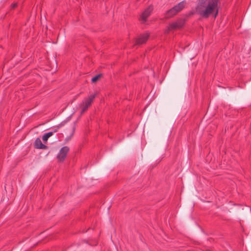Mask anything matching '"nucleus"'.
Returning a JSON list of instances; mask_svg holds the SVG:
<instances>
[{
  "mask_svg": "<svg viewBox=\"0 0 251 251\" xmlns=\"http://www.w3.org/2000/svg\"><path fill=\"white\" fill-rule=\"evenodd\" d=\"M101 76H102V74H98V75H95V76H94L92 78V79H91L92 82V83L96 82Z\"/></svg>",
  "mask_w": 251,
  "mask_h": 251,
  "instance_id": "9b49d317",
  "label": "nucleus"
},
{
  "mask_svg": "<svg viewBox=\"0 0 251 251\" xmlns=\"http://www.w3.org/2000/svg\"><path fill=\"white\" fill-rule=\"evenodd\" d=\"M53 132H49L48 133H45L42 137L43 141L45 143H46L48 141L49 138H50L53 135Z\"/></svg>",
  "mask_w": 251,
  "mask_h": 251,
  "instance_id": "9d476101",
  "label": "nucleus"
},
{
  "mask_svg": "<svg viewBox=\"0 0 251 251\" xmlns=\"http://www.w3.org/2000/svg\"><path fill=\"white\" fill-rule=\"evenodd\" d=\"M75 127H73V132H72V134H71V135H70V136H69V137H67L66 138V140L67 141H69V140L71 139L72 137V136H73V135H74V132H75Z\"/></svg>",
  "mask_w": 251,
  "mask_h": 251,
  "instance_id": "f8f14e48",
  "label": "nucleus"
},
{
  "mask_svg": "<svg viewBox=\"0 0 251 251\" xmlns=\"http://www.w3.org/2000/svg\"><path fill=\"white\" fill-rule=\"evenodd\" d=\"M150 36V33L148 32H146L142 35H141L136 41V44L137 45H141L144 43H145L148 40L149 37Z\"/></svg>",
  "mask_w": 251,
  "mask_h": 251,
  "instance_id": "39448f33",
  "label": "nucleus"
},
{
  "mask_svg": "<svg viewBox=\"0 0 251 251\" xmlns=\"http://www.w3.org/2000/svg\"><path fill=\"white\" fill-rule=\"evenodd\" d=\"M153 10V7L151 5L149 6L142 13L140 20L143 22H145L147 21V18L151 14L152 11Z\"/></svg>",
  "mask_w": 251,
  "mask_h": 251,
  "instance_id": "20e7f679",
  "label": "nucleus"
},
{
  "mask_svg": "<svg viewBox=\"0 0 251 251\" xmlns=\"http://www.w3.org/2000/svg\"><path fill=\"white\" fill-rule=\"evenodd\" d=\"M34 148L38 149H47L48 147L43 144L39 138L36 139L34 143Z\"/></svg>",
  "mask_w": 251,
  "mask_h": 251,
  "instance_id": "423d86ee",
  "label": "nucleus"
},
{
  "mask_svg": "<svg viewBox=\"0 0 251 251\" xmlns=\"http://www.w3.org/2000/svg\"><path fill=\"white\" fill-rule=\"evenodd\" d=\"M185 23L184 19L177 20L176 22L172 23L169 25V28L171 29H176L180 28L183 26Z\"/></svg>",
  "mask_w": 251,
  "mask_h": 251,
  "instance_id": "7ed1b4c3",
  "label": "nucleus"
},
{
  "mask_svg": "<svg viewBox=\"0 0 251 251\" xmlns=\"http://www.w3.org/2000/svg\"><path fill=\"white\" fill-rule=\"evenodd\" d=\"M96 95H91L88 98L85 99L83 101V105L88 107L91 104L94 99L95 98Z\"/></svg>",
  "mask_w": 251,
  "mask_h": 251,
  "instance_id": "6e6552de",
  "label": "nucleus"
},
{
  "mask_svg": "<svg viewBox=\"0 0 251 251\" xmlns=\"http://www.w3.org/2000/svg\"><path fill=\"white\" fill-rule=\"evenodd\" d=\"M186 2L185 0L180 2L174 6L173 8H174L175 11L177 14L178 12H180L185 6Z\"/></svg>",
  "mask_w": 251,
  "mask_h": 251,
  "instance_id": "0eeeda50",
  "label": "nucleus"
},
{
  "mask_svg": "<svg viewBox=\"0 0 251 251\" xmlns=\"http://www.w3.org/2000/svg\"><path fill=\"white\" fill-rule=\"evenodd\" d=\"M65 122H63L61 123L60 124H59L57 126L60 128L62 126H63L65 125Z\"/></svg>",
  "mask_w": 251,
  "mask_h": 251,
  "instance_id": "2eb2a0df",
  "label": "nucleus"
},
{
  "mask_svg": "<svg viewBox=\"0 0 251 251\" xmlns=\"http://www.w3.org/2000/svg\"><path fill=\"white\" fill-rule=\"evenodd\" d=\"M219 0H200L198 13L202 17L208 18L218 7Z\"/></svg>",
  "mask_w": 251,
  "mask_h": 251,
  "instance_id": "f257e3e1",
  "label": "nucleus"
},
{
  "mask_svg": "<svg viewBox=\"0 0 251 251\" xmlns=\"http://www.w3.org/2000/svg\"><path fill=\"white\" fill-rule=\"evenodd\" d=\"M215 15H214V17L215 18L217 17V15H218V7L216 9H215Z\"/></svg>",
  "mask_w": 251,
  "mask_h": 251,
  "instance_id": "f3484780",
  "label": "nucleus"
},
{
  "mask_svg": "<svg viewBox=\"0 0 251 251\" xmlns=\"http://www.w3.org/2000/svg\"><path fill=\"white\" fill-rule=\"evenodd\" d=\"M59 128L58 127V126H57L56 127H54L52 128V131L51 132H53V133L56 132L58 131Z\"/></svg>",
  "mask_w": 251,
  "mask_h": 251,
  "instance_id": "4468645a",
  "label": "nucleus"
},
{
  "mask_svg": "<svg viewBox=\"0 0 251 251\" xmlns=\"http://www.w3.org/2000/svg\"><path fill=\"white\" fill-rule=\"evenodd\" d=\"M177 13L173 7L166 11L165 17L166 19H169L176 15Z\"/></svg>",
  "mask_w": 251,
  "mask_h": 251,
  "instance_id": "1a4fd4ad",
  "label": "nucleus"
},
{
  "mask_svg": "<svg viewBox=\"0 0 251 251\" xmlns=\"http://www.w3.org/2000/svg\"><path fill=\"white\" fill-rule=\"evenodd\" d=\"M17 6V3H14L11 4V7L13 8H15Z\"/></svg>",
  "mask_w": 251,
  "mask_h": 251,
  "instance_id": "dca6fc26",
  "label": "nucleus"
},
{
  "mask_svg": "<svg viewBox=\"0 0 251 251\" xmlns=\"http://www.w3.org/2000/svg\"><path fill=\"white\" fill-rule=\"evenodd\" d=\"M69 151L70 148L68 146H64L60 149L57 155V159L59 162H63L65 160Z\"/></svg>",
  "mask_w": 251,
  "mask_h": 251,
  "instance_id": "f03ea898",
  "label": "nucleus"
},
{
  "mask_svg": "<svg viewBox=\"0 0 251 251\" xmlns=\"http://www.w3.org/2000/svg\"><path fill=\"white\" fill-rule=\"evenodd\" d=\"M88 109V107H86V106L83 105V107L81 111V113L82 114L85 112Z\"/></svg>",
  "mask_w": 251,
  "mask_h": 251,
  "instance_id": "ddd939ff",
  "label": "nucleus"
}]
</instances>
